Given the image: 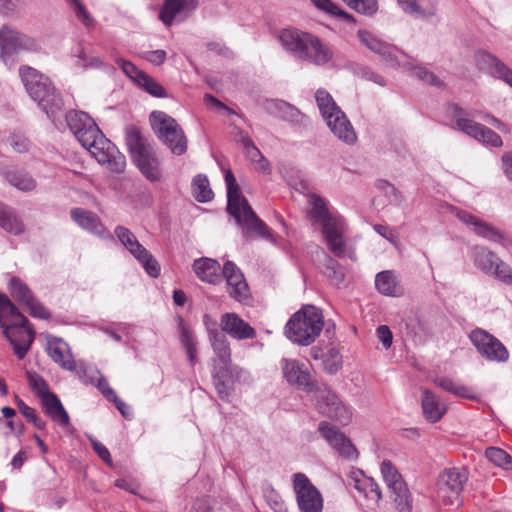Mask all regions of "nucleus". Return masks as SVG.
Segmentation results:
<instances>
[{
  "mask_svg": "<svg viewBox=\"0 0 512 512\" xmlns=\"http://www.w3.org/2000/svg\"><path fill=\"white\" fill-rule=\"evenodd\" d=\"M225 182L227 186V211L234 217L237 224L243 228L246 235L257 233L265 239H272V234L264 222H262L252 210L247 199L241 195L239 186L230 169L225 170Z\"/></svg>",
  "mask_w": 512,
  "mask_h": 512,
  "instance_id": "nucleus-1",
  "label": "nucleus"
},
{
  "mask_svg": "<svg viewBox=\"0 0 512 512\" xmlns=\"http://www.w3.org/2000/svg\"><path fill=\"white\" fill-rule=\"evenodd\" d=\"M193 269L198 278L210 284L221 281L222 268L220 264L211 258H200L194 261Z\"/></svg>",
  "mask_w": 512,
  "mask_h": 512,
  "instance_id": "nucleus-31",
  "label": "nucleus"
},
{
  "mask_svg": "<svg viewBox=\"0 0 512 512\" xmlns=\"http://www.w3.org/2000/svg\"><path fill=\"white\" fill-rule=\"evenodd\" d=\"M193 195L198 202L205 203L213 199V191L205 175H197L192 182Z\"/></svg>",
  "mask_w": 512,
  "mask_h": 512,
  "instance_id": "nucleus-44",
  "label": "nucleus"
},
{
  "mask_svg": "<svg viewBox=\"0 0 512 512\" xmlns=\"http://www.w3.org/2000/svg\"><path fill=\"white\" fill-rule=\"evenodd\" d=\"M474 60L479 71L501 81L511 69L496 55L482 49L475 52Z\"/></svg>",
  "mask_w": 512,
  "mask_h": 512,
  "instance_id": "nucleus-24",
  "label": "nucleus"
},
{
  "mask_svg": "<svg viewBox=\"0 0 512 512\" xmlns=\"http://www.w3.org/2000/svg\"><path fill=\"white\" fill-rule=\"evenodd\" d=\"M449 109L454 120L453 129L461 131L477 140L484 125L468 118V113L456 104L451 105Z\"/></svg>",
  "mask_w": 512,
  "mask_h": 512,
  "instance_id": "nucleus-30",
  "label": "nucleus"
},
{
  "mask_svg": "<svg viewBox=\"0 0 512 512\" xmlns=\"http://www.w3.org/2000/svg\"><path fill=\"white\" fill-rule=\"evenodd\" d=\"M116 63L121 67L122 71L135 83L140 80L141 75H144V71L139 70L132 62L126 61L122 58L116 60Z\"/></svg>",
  "mask_w": 512,
  "mask_h": 512,
  "instance_id": "nucleus-63",
  "label": "nucleus"
},
{
  "mask_svg": "<svg viewBox=\"0 0 512 512\" xmlns=\"http://www.w3.org/2000/svg\"><path fill=\"white\" fill-rule=\"evenodd\" d=\"M66 121L71 132L75 135L83 132L88 125H91L93 119L85 112L70 111L66 114Z\"/></svg>",
  "mask_w": 512,
  "mask_h": 512,
  "instance_id": "nucleus-45",
  "label": "nucleus"
},
{
  "mask_svg": "<svg viewBox=\"0 0 512 512\" xmlns=\"http://www.w3.org/2000/svg\"><path fill=\"white\" fill-rule=\"evenodd\" d=\"M9 292L17 302L28 309L32 317L40 319L50 318L48 310L33 296L29 287L19 278L13 277L10 280Z\"/></svg>",
  "mask_w": 512,
  "mask_h": 512,
  "instance_id": "nucleus-15",
  "label": "nucleus"
},
{
  "mask_svg": "<svg viewBox=\"0 0 512 512\" xmlns=\"http://www.w3.org/2000/svg\"><path fill=\"white\" fill-rule=\"evenodd\" d=\"M180 341L186 350L189 362L194 365L197 356L196 342L193 334L185 327L181 329Z\"/></svg>",
  "mask_w": 512,
  "mask_h": 512,
  "instance_id": "nucleus-56",
  "label": "nucleus"
},
{
  "mask_svg": "<svg viewBox=\"0 0 512 512\" xmlns=\"http://www.w3.org/2000/svg\"><path fill=\"white\" fill-rule=\"evenodd\" d=\"M323 367L325 372L329 374H335L341 369L342 357L337 349L331 348L327 351L323 361Z\"/></svg>",
  "mask_w": 512,
  "mask_h": 512,
  "instance_id": "nucleus-57",
  "label": "nucleus"
},
{
  "mask_svg": "<svg viewBox=\"0 0 512 512\" xmlns=\"http://www.w3.org/2000/svg\"><path fill=\"white\" fill-rule=\"evenodd\" d=\"M76 62L75 65L82 69L88 68H105L106 64L99 58L95 56H87L84 49L80 48L79 51L75 54Z\"/></svg>",
  "mask_w": 512,
  "mask_h": 512,
  "instance_id": "nucleus-55",
  "label": "nucleus"
},
{
  "mask_svg": "<svg viewBox=\"0 0 512 512\" xmlns=\"http://www.w3.org/2000/svg\"><path fill=\"white\" fill-rule=\"evenodd\" d=\"M15 318L17 321L12 325H7L1 320L0 327L3 329L4 336L12 345L16 356L19 359H23L34 341L35 332L30 327L28 320L27 323L24 324L19 317Z\"/></svg>",
  "mask_w": 512,
  "mask_h": 512,
  "instance_id": "nucleus-10",
  "label": "nucleus"
},
{
  "mask_svg": "<svg viewBox=\"0 0 512 512\" xmlns=\"http://www.w3.org/2000/svg\"><path fill=\"white\" fill-rule=\"evenodd\" d=\"M323 272L333 285L340 287L344 283L345 274L343 269L335 259L329 256L326 257Z\"/></svg>",
  "mask_w": 512,
  "mask_h": 512,
  "instance_id": "nucleus-48",
  "label": "nucleus"
},
{
  "mask_svg": "<svg viewBox=\"0 0 512 512\" xmlns=\"http://www.w3.org/2000/svg\"><path fill=\"white\" fill-rule=\"evenodd\" d=\"M434 383L443 389L444 391H447L449 393H452L455 396L462 397V398H468V399H475L476 396L474 395V392L471 388L460 385L456 383L454 380L448 377H439L434 380Z\"/></svg>",
  "mask_w": 512,
  "mask_h": 512,
  "instance_id": "nucleus-43",
  "label": "nucleus"
},
{
  "mask_svg": "<svg viewBox=\"0 0 512 512\" xmlns=\"http://www.w3.org/2000/svg\"><path fill=\"white\" fill-rule=\"evenodd\" d=\"M333 52L324 45L319 38L312 36L307 49V56H303L302 60L309 61L315 65H325L332 60Z\"/></svg>",
  "mask_w": 512,
  "mask_h": 512,
  "instance_id": "nucleus-35",
  "label": "nucleus"
},
{
  "mask_svg": "<svg viewBox=\"0 0 512 512\" xmlns=\"http://www.w3.org/2000/svg\"><path fill=\"white\" fill-rule=\"evenodd\" d=\"M220 324L222 330L235 339L244 340L256 337L255 329L236 313L223 314Z\"/></svg>",
  "mask_w": 512,
  "mask_h": 512,
  "instance_id": "nucleus-27",
  "label": "nucleus"
},
{
  "mask_svg": "<svg viewBox=\"0 0 512 512\" xmlns=\"http://www.w3.org/2000/svg\"><path fill=\"white\" fill-rule=\"evenodd\" d=\"M314 399L319 412L342 425L352 420L351 410L327 386L316 388Z\"/></svg>",
  "mask_w": 512,
  "mask_h": 512,
  "instance_id": "nucleus-8",
  "label": "nucleus"
},
{
  "mask_svg": "<svg viewBox=\"0 0 512 512\" xmlns=\"http://www.w3.org/2000/svg\"><path fill=\"white\" fill-rule=\"evenodd\" d=\"M54 363L67 371H76L78 364L74 359L70 346L58 337H49L45 348Z\"/></svg>",
  "mask_w": 512,
  "mask_h": 512,
  "instance_id": "nucleus-20",
  "label": "nucleus"
},
{
  "mask_svg": "<svg viewBox=\"0 0 512 512\" xmlns=\"http://www.w3.org/2000/svg\"><path fill=\"white\" fill-rule=\"evenodd\" d=\"M310 204L312 206L310 217L314 223L321 226L328 249L336 257L344 256L346 250L344 219L331 213L327 208L326 201L316 194L310 196Z\"/></svg>",
  "mask_w": 512,
  "mask_h": 512,
  "instance_id": "nucleus-2",
  "label": "nucleus"
},
{
  "mask_svg": "<svg viewBox=\"0 0 512 512\" xmlns=\"http://www.w3.org/2000/svg\"><path fill=\"white\" fill-rule=\"evenodd\" d=\"M0 227L14 235L24 232V224L15 210L2 203H0Z\"/></svg>",
  "mask_w": 512,
  "mask_h": 512,
  "instance_id": "nucleus-38",
  "label": "nucleus"
},
{
  "mask_svg": "<svg viewBox=\"0 0 512 512\" xmlns=\"http://www.w3.org/2000/svg\"><path fill=\"white\" fill-rule=\"evenodd\" d=\"M266 110L271 115L279 117L293 125L304 126L307 117L301 111L290 103L283 100H270L266 102Z\"/></svg>",
  "mask_w": 512,
  "mask_h": 512,
  "instance_id": "nucleus-28",
  "label": "nucleus"
},
{
  "mask_svg": "<svg viewBox=\"0 0 512 512\" xmlns=\"http://www.w3.org/2000/svg\"><path fill=\"white\" fill-rule=\"evenodd\" d=\"M29 383L32 389L35 391V393L42 399L46 397L48 394H52V392L49 391V387L46 383V381L39 376L38 374H29Z\"/></svg>",
  "mask_w": 512,
  "mask_h": 512,
  "instance_id": "nucleus-62",
  "label": "nucleus"
},
{
  "mask_svg": "<svg viewBox=\"0 0 512 512\" xmlns=\"http://www.w3.org/2000/svg\"><path fill=\"white\" fill-rule=\"evenodd\" d=\"M19 74L30 97L53 120L63 110L64 104L49 78L29 66L21 67Z\"/></svg>",
  "mask_w": 512,
  "mask_h": 512,
  "instance_id": "nucleus-3",
  "label": "nucleus"
},
{
  "mask_svg": "<svg viewBox=\"0 0 512 512\" xmlns=\"http://www.w3.org/2000/svg\"><path fill=\"white\" fill-rule=\"evenodd\" d=\"M293 488L296 494L297 505L301 512H322V496L306 475L296 473L294 475Z\"/></svg>",
  "mask_w": 512,
  "mask_h": 512,
  "instance_id": "nucleus-11",
  "label": "nucleus"
},
{
  "mask_svg": "<svg viewBox=\"0 0 512 512\" xmlns=\"http://www.w3.org/2000/svg\"><path fill=\"white\" fill-rule=\"evenodd\" d=\"M477 141L495 148L503 146V141L500 135L486 126H483V130H481Z\"/></svg>",
  "mask_w": 512,
  "mask_h": 512,
  "instance_id": "nucleus-60",
  "label": "nucleus"
},
{
  "mask_svg": "<svg viewBox=\"0 0 512 512\" xmlns=\"http://www.w3.org/2000/svg\"><path fill=\"white\" fill-rule=\"evenodd\" d=\"M457 218L467 225L475 234L488 241L506 246L509 242L506 235L493 225L479 219L467 211H458Z\"/></svg>",
  "mask_w": 512,
  "mask_h": 512,
  "instance_id": "nucleus-17",
  "label": "nucleus"
},
{
  "mask_svg": "<svg viewBox=\"0 0 512 512\" xmlns=\"http://www.w3.org/2000/svg\"><path fill=\"white\" fill-rule=\"evenodd\" d=\"M136 84L153 97L164 98L167 96L165 88L146 73L141 75L140 80Z\"/></svg>",
  "mask_w": 512,
  "mask_h": 512,
  "instance_id": "nucleus-51",
  "label": "nucleus"
},
{
  "mask_svg": "<svg viewBox=\"0 0 512 512\" xmlns=\"http://www.w3.org/2000/svg\"><path fill=\"white\" fill-rule=\"evenodd\" d=\"M197 7V0H165L159 18L171 26L174 21H182Z\"/></svg>",
  "mask_w": 512,
  "mask_h": 512,
  "instance_id": "nucleus-23",
  "label": "nucleus"
},
{
  "mask_svg": "<svg viewBox=\"0 0 512 512\" xmlns=\"http://www.w3.org/2000/svg\"><path fill=\"white\" fill-rule=\"evenodd\" d=\"M422 409L425 418L431 422L439 421L447 411V406L438 396L429 390L423 391Z\"/></svg>",
  "mask_w": 512,
  "mask_h": 512,
  "instance_id": "nucleus-34",
  "label": "nucleus"
},
{
  "mask_svg": "<svg viewBox=\"0 0 512 512\" xmlns=\"http://www.w3.org/2000/svg\"><path fill=\"white\" fill-rule=\"evenodd\" d=\"M38 43L30 36L4 25L0 28V57L6 66L15 64V56L21 52L36 51Z\"/></svg>",
  "mask_w": 512,
  "mask_h": 512,
  "instance_id": "nucleus-6",
  "label": "nucleus"
},
{
  "mask_svg": "<svg viewBox=\"0 0 512 512\" xmlns=\"http://www.w3.org/2000/svg\"><path fill=\"white\" fill-rule=\"evenodd\" d=\"M120 243L143 266L147 274L153 278L160 275V265L153 255L138 241L134 233L124 226H117L114 231Z\"/></svg>",
  "mask_w": 512,
  "mask_h": 512,
  "instance_id": "nucleus-7",
  "label": "nucleus"
},
{
  "mask_svg": "<svg viewBox=\"0 0 512 512\" xmlns=\"http://www.w3.org/2000/svg\"><path fill=\"white\" fill-rule=\"evenodd\" d=\"M44 413L57 424L65 427L70 423V418L59 398L54 394H48L41 400Z\"/></svg>",
  "mask_w": 512,
  "mask_h": 512,
  "instance_id": "nucleus-33",
  "label": "nucleus"
},
{
  "mask_svg": "<svg viewBox=\"0 0 512 512\" xmlns=\"http://www.w3.org/2000/svg\"><path fill=\"white\" fill-rule=\"evenodd\" d=\"M375 286L381 294L386 296H399L402 294V288L392 271L387 270L378 273L375 278Z\"/></svg>",
  "mask_w": 512,
  "mask_h": 512,
  "instance_id": "nucleus-39",
  "label": "nucleus"
},
{
  "mask_svg": "<svg viewBox=\"0 0 512 512\" xmlns=\"http://www.w3.org/2000/svg\"><path fill=\"white\" fill-rule=\"evenodd\" d=\"M485 456L496 466L505 470H512V458L503 449L498 447H489L485 451Z\"/></svg>",
  "mask_w": 512,
  "mask_h": 512,
  "instance_id": "nucleus-47",
  "label": "nucleus"
},
{
  "mask_svg": "<svg viewBox=\"0 0 512 512\" xmlns=\"http://www.w3.org/2000/svg\"><path fill=\"white\" fill-rule=\"evenodd\" d=\"M323 326L321 311L315 306L306 305L289 319L285 326V335L293 343L308 346L320 335Z\"/></svg>",
  "mask_w": 512,
  "mask_h": 512,
  "instance_id": "nucleus-4",
  "label": "nucleus"
},
{
  "mask_svg": "<svg viewBox=\"0 0 512 512\" xmlns=\"http://www.w3.org/2000/svg\"><path fill=\"white\" fill-rule=\"evenodd\" d=\"M474 266L485 275L493 272V268L500 259L496 253L484 246H475L472 250Z\"/></svg>",
  "mask_w": 512,
  "mask_h": 512,
  "instance_id": "nucleus-36",
  "label": "nucleus"
},
{
  "mask_svg": "<svg viewBox=\"0 0 512 512\" xmlns=\"http://www.w3.org/2000/svg\"><path fill=\"white\" fill-rule=\"evenodd\" d=\"M324 120L331 132L339 140L350 145L356 142L357 136L353 126L341 109L333 114H329Z\"/></svg>",
  "mask_w": 512,
  "mask_h": 512,
  "instance_id": "nucleus-26",
  "label": "nucleus"
},
{
  "mask_svg": "<svg viewBox=\"0 0 512 512\" xmlns=\"http://www.w3.org/2000/svg\"><path fill=\"white\" fill-rule=\"evenodd\" d=\"M348 4V6L355 11L365 14L372 15L377 11V1L376 0H343Z\"/></svg>",
  "mask_w": 512,
  "mask_h": 512,
  "instance_id": "nucleus-58",
  "label": "nucleus"
},
{
  "mask_svg": "<svg viewBox=\"0 0 512 512\" xmlns=\"http://www.w3.org/2000/svg\"><path fill=\"white\" fill-rule=\"evenodd\" d=\"M315 7L319 10L324 11L330 15L339 17L345 21L353 22L354 18L352 15L348 14L344 10L340 9L336 4H334L331 0H310Z\"/></svg>",
  "mask_w": 512,
  "mask_h": 512,
  "instance_id": "nucleus-53",
  "label": "nucleus"
},
{
  "mask_svg": "<svg viewBox=\"0 0 512 512\" xmlns=\"http://www.w3.org/2000/svg\"><path fill=\"white\" fill-rule=\"evenodd\" d=\"M72 220L83 230L103 239H113L100 218L92 211L83 208H73L70 211Z\"/></svg>",
  "mask_w": 512,
  "mask_h": 512,
  "instance_id": "nucleus-22",
  "label": "nucleus"
},
{
  "mask_svg": "<svg viewBox=\"0 0 512 512\" xmlns=\"http://www.w3.org/2000/svg\"><path fill=\"white\" fill-rule=\"evenodd\" d=\"M125 140L132 158L152 148L147 139L141 135L139 129L135 126H128L126 128Z\"/></svg>",
  "mask_w": 512,
  "mask_h": 512,
  "instance_id": "nucleus-41",
  "label": "nucleus"
},
{
  "mask_svg": "<svg viewBox=\"0 0 512 512\" xmlns=\"http://www.w3.org/2000/svg\"><path fill=\"white\" fill-rule=\"evenodd\" d=\"M357 36L364 46L375 54H378L387 65L393 68L401 66V62L397 56L399 50L395 46L382 41L367 30H358Z\"/></svg>",
  "mask_w": 512,
  "mask_h": 512,
  "instance_id": "nucleus-18",
  "label": "nucleus"
},
{
  "mask_svg": "<svg viewBox=\"0 0 512 512\" xmlns=\"http://www.w3.org/2000/svg\"><path fill=\"white\" fill-rule=\"evenodd\" d=\"M318 431L327 443L342 457L346 459L357 458V450L355 446L336 426L327 421H321L318 425Z\"/></svg>",
  "mask_w": 512,
  "mask_h": 512,
  "instance_id": "nucleus-16",
  "label": "nucleus"
},
{
  "mask_svg": "<svg viewBox=\"0 0 512 512\" xmlns=\"http://www.w3.org/2000/svg\"><path fill=\"white\" fill-rule=\"evenodd\" d=\"M468 480V472L464 468L445 469L438 478V494L446 504L458 500Z\"/></svg>",
  "mask_w": 512,
  "mask_h": 512,
  "instance_id": "nucleus-12",
  "label": "nucleus"
},
{
  "mask_svg": "<svg viewBox=\"0 0 512 512\" xmlns=\"http://www.w3.org/2000/svg\"><path fill=\"white\" fill-rule=\"evenodd\" d=\"M402 9L410 14L427 18L435 15L436 4L433 0H397Z\"/></svg>",
  "mask_w": 512,
  "mask_h": 512,
  "instance_id": "nucleus-42",
  "label": "nucleus"
},
{
  "mask_svg": "<svg viewBox=\"0 0 512 512\" xmlns=\"http://www.w3.org/2000/svg\"><path fill=\"white\" fill-rule=\"evenodd\" d=\"M469 338L477 352L487 361L505 363L509 352L504 344L487 331L477 328L471 331Z\"/></svg>",
  "mask_w": 512,
  "mask_h": 512,
  "instance_id": "nucleus-9",
  "label": "nucleus"
},
{
  "mask_svg": "<svg viewBox=\"0 0 512 512\" xmlns=\"http://www.w3.org/2000/svg\"><path fill=\"white\" fill-rule=\"evenodd\" d=\"M381 473L388 488L398 497L402 498L406 492L404 482L393 464L385 460L381 464Z\"/></svg>",
  "mask_w": 512,
  "mask_h": 512,
  "instance_id": "nucleus-37",
  "label": "nucleus"
},
{
  "mask_svg": "<svg viewBox=\"0 0 512 512\" xmlns=\"http://www.w3.org/2000/svg\"><path fill=\"white\" fill-rule=\"evenodd\" d=\"M403 66L420 80L435 87L441 88L443 86V82L426 67L413 66L411 63H404Z\"/></svg>",
  "mask_w": 512,
  "mask_h": 512,
  "instance_id": "nucleus-52",
  "label": "nucleus"
},
{
  "mask_svg": "<svg viewBox=\"0 0 512 512\" xmlns=\"http://www.w3.org/2000/svg\"><path fill=\"white\" fill-rule=\"evenodd\" d=\"M212 376L218 396L222 400H227L231 393L230 383L233 381H245L248 374L245 370L213 369Z\"/></svg>",
  "mask_w": 512,
  "mask_h": 512,
  "instance_id": "nucleus-29",
  "label": "nucleus"
},
{
  "mask_svg": "<svg viewBox=\"0 0 512 512\" xmlns=\"http://www.w3.org/2000/svg\"><path fill=\"white\" fill-rule=\"evenodd\" d=\"M312 36L297 29H284L279 34V41L286 51L302 60L303 56H307Z\"/></svg>",
  "mask_w": 512,
  "mask_h": 512,
  "instance_id": "nucleus-21",
  "label": "nucleus"
},
{
  "mask_svg": "<svg viewBox=\"0 0 512 512\" xmlns=\"http://www.w3.org/2000/svg\"><path fill=\"white\" fill-rule=\"evenodd\" d=\"M315 99L323 119L327 118L329 114H333L340 109L332 96L326 90H317Z\"/></svg>",
  "mask_w": 512,
  "mask_h": 512,
  "instance_id": "nucleus-49",
  "label": "nucleus"
},
{
  "mask_svg": "<svg viewBox=\"0 0 512 512\" xmlns=\"http://www.w3.org/2000/svg\"><path fill=\"white\" fill-rule=\"evenodd\" d=\"M355 488L362 492L367 499L375 503L381 499L380 487L372 478L356 480Z\"/></svg>",
  "mask_w": 512,
  "mask_h": 512,
  "instance_id": "nucleus-50",
  "label": "nucleus"
},
{
  "mask_svg": "<svg viewBox=\"0 0 512 512\" xmlns=\"http://www.w3.org/2000/svg\"><path fill=\"white\" fill-rule=\"evenodd\" d=\"M2 176L11 186L23 192L33 191L37 185L35 179L23 171L5 170Z\"/></svg>",
  "mask_w": 512,
  "mask_h": 512,
  "instance_id": "nucleus-40",
  "label": "nucleus"
},
{
  "mask_svg": "<svg viewBox=\"0 0 512 512\" xmlns=\"http://www.w3.org/2000/svg\"><path fill=\"white\" fill-rule=\"evenodd\" d=\"M488 276L497 279L507 286H512V268L501 258L496 262L493 272L489 273Z\"/></svg>",
  "mask_w": 512,
  "mask_h": 512,
  "instance_id": "nucleus-54",
  "label": "nucleus"
},
{
  "mask_svg": "<svg viewBox=\"0 0 512 512\" xmlns=\"http://www.w3.org/2000/svg\"><path fill=\"white\" fill-rule=\"evenodd\" d=\"M280 368L285 381L305 391H315V384L311 374L304 363L296 359L282 358Z\"/></svg>",
  "mask_w": 512,
  "mask_h": 512,
  "instance_id": "nucleus-14",
  "label": "nucleus"
},
{
  "mask_svg": "<svg viewBox=\"0 0 512 512\" xmlns=\"http://www.w3.org/2000/svg\"><path fill=\"white\" fill-rule=\"evenodd\" d=\"M264 498L275 512H288L283 499L273 488L264 491Z\"/></svg>",
  "mask_w": 512,
  "mask_h": 512,
  "instance_id": "nucleus-61",
  "label": "nucleus"
},
{
  "mask_svg": "<svg viewBox=\"0 0 512 512\" xmlns=\"http://www.w3.org/2000/svg\"><path fill=\"white\" fill-rule=\"evenodd\" d=\"M76 18L85 26L92 27L95 23L94 18L87 11L82 3H77L76 6L71 8Z\"/></svg>",
  "mask_w": 512,
  "mask_h": 512,
  "instance_id": "nucleus-64",
  "label": "nucleus"
},
{
  "mask_svg": "<svg viewBox=\"0 0 512 512\" xmlns=\"http://www.w3.org/2000/svg\"><path fill=\"white\" fill-rule=\"evenodd\" d=\"M90 154L102 165L115 173H121L126 166L125 156L105 136L100 137L98 142L89 150Z\"/></svg>",
  "mask_w": 512,
  "mask_h": 512,
  "instance_id": "nucleus-13",
  "label": "nucleus"
},
{
  "mask_svg": "<svg viewBox=\"0 0 512 512\" xmlns=\"http://www.w3.org/2000/svg\"><path fill=\"white\" fill-rule=\"evenodd\" d=\"M237 142L242 145L246 155L252 161H255L260 155V150L255 146L252 139L241 130L237 134Z\"/></svg>",
  "mask_w": 512,
  "mask_h": 512,
  "instance_id": "nucleus-59",
  "label": "nucleus"
},
{
  "mask_svg": "<svg viewBox=\"0 0 512 512\" xmlns=\"http://www.w3.org/2000/svg\"><path fill=\"white\" fill-rule=\"evenodd\" d=\"M222 275L226 279L227 292L231 298L242 302L250 297V290L241 270L232 261L225 262Z\"/></svg>",
  "mask_w": 512,
  "mask_h": 512,
  "instance_id": "nucleus-19",
  "label": "nucleus"
},
{
  "mask_svg": "<svg viewBox=\"0 0 512 512\" xmlns=\"http://www.w3.org/2000/svg\"><path fill=\"white\" fill-rule=\"evenodd\" d=\"M141 173L150 181L161 178L160 162L152 148L133 158Z\"/></svg>",
  "mask_w": 512,
  "mask_h": 512,
  "instance_id": "nucleus-32",
  "label": "nucleus"
},
{
  "mask_svg": "<svg viewBox=\"0 0 512 512\" xmlns=\"http://www.w3.org/2000/svg\"><path fill=\"white\" fill-rule=\"evenodd\" d=\"M210 341L215 353L213 369L242 370L231 363V350L224 334L210 330Z\"/></svg>",
  "mask_w": 512,
  "mask_h": 512,
  "instance_id": "nucleus-25",
  "label": "nucleus"
},
{
  "mask_svg": "<svg viewBox=\"0 0 512 512\" xmlns=\"http://www.w3.org/2000/svg\"><path fill=\"white\" fill-rule=\"evenodd\" d=\"M150 123L157 137L174 155H183L187 151V138L177 121L162 111L150 114Z\"/></svg>",
  "mask_w": 512,
  "mask_h": 512,
  "instance_id": "nucleus-5",
  "label": "nucleus"
},
{
  "mask_svg": "<svg viewBox=\"0 0 512 512\" xmlns=\"http://www.w3.org/2000/svg\"><path fill=\"white\" fill-rule=\"evenodd\" d=\"M74 136L79 141V143L89 151L96 143V141L98 142L99 138L103 137L104 134L93 121L92 124L88 125L83 132L81 131Z\"/></svg>",
  "mask_w": 512,
  "mask_h": 512,
  "instance_id": "nucleus-46",
  "label": "nucleus"
}]
</instances>
